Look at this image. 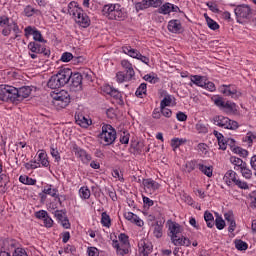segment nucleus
<instances>
[{"mask_svg": "<svg viewBox=\"0 0 256 256\" xmlns=\"http://www.w3.org/2000/svg\"><path fill=\"white\" fill-rule=\"evenodd\" d=\"M118 240L112 241V247L116 250V254L120 256L129 255V251L131 250V243H129V236L125 233H121L118 236Z\"/></svg>", "mask_w": 256, "mask_h": 256, "instance_id": "f257e3e1", "label": "nucleus"}, {"mask_svg": "<svg viewBox=\"0 0 256 256\" xmlns=\"http://www.w3.org/2000/svg\"><path fill=\"white\" fill-rule=\"evenodd\" d=\"M99 138L103 145H113L115 139H117V131L110 124H105L102 126V132L100 133Z\"/></svg>", "mask_w": 256, "mask_h": 256, "instance_id": "f03ea898", "label": "nucleus"}, {"mask_svg": "<svg viewBox=\"0 0 256 256\" xmlns=\"http://www.w3.org/2000/svg\"><path fill=\"white\" fill-rule=\"evenodd\" d=\"M235 16L237 19V23H247L251 19V15L253 11L249 5H238L235 9Z\"/></svg>", "mask_w": 256, "mask_h": 256, "instance_id": "7ed1b4c3", "label": "nucleus"}, {"mask_svg": "<svg viewBox=\"0 0 256 256\" xmlns=\"http://www.w3.org/2000/svg\"><path fill=\"white\" fill-rule=\"evenodd\" d=\"M213 121L214 125L222 127L223 129H230L231 131L239 129V123L237 121L231 120L225 116H215Z\"/></svg>", "mask_w": 256, "mask_h": 256, "instance_id": "20e7f679", "label": "nucleus"}, {"mask_svg": "<svg viewBox=\"0 0 256 256\" xmlns=\"http://www.w3.org/2000/svg\"><path fill=\"white\" fill-rule=\"evenodd\" d=\"M224 181L226 185H231V183H235L237 187L240 189H249V185L247 182H243L239 179H237V172L233 170H228L224 175Z\"/></svg>", "mask_w": 256, "mask_h": 256, "instance_id": "39448f33", "label": "nucleus"}, {"mask_svg": "<svg viewBox=\"0 0 256 256\" xmlns=\"http://www.w3.org/2000/svg\"><path fill=\"white\" fill-rule=\"evenodd\" d=\"M54 104L60 109H65L69 103H71V98L69 97V93L65 90H61L56 93L54 96Z\"/></svg>", "mask_w": 256, "mask_h": 256, "instance_id": "423d86ee", "label": "nucleus"}, {"mask_svg": "<svg viewBox=\"0 0 256 256\" xmlns=\"http://www.w3.org/2000/svg\"><path fill=\"white\" fill-rule=\"evenodd\" d=\"M142 184H143L145 193H147L148 195H153V193L158 191V189H160L161 187V184H159L157 181L151 178L143 179Z\"/></svg>", "mask_w": 256, "mask_h": 256, "instance_id": "0eeeda50", "label": "nucleus"}, {"mask_svg": "<svg viewBox=\"0 0 256 256\" xmlns=\"http://www.w3.org/2000/svg\"><path fill=\"white\" fill-rule=\"evenodd\" d=\"M221 93L226 97H231V99H239L243 93H241L237 87L233 85H222L221 86Z\"/></svg>", "mask_w": 256, "mask_h": 256, "instance_id": "6e6552de", "label": "nucleus"}, {"mask_svg": "<svg viewBox=\"0 0 256 256\" xmlns=\"http://www.w3.org/2000/svg\"><path fill=\"white\" fill-rule=\"evenodd\" d=\"M163 1L161 0H142L135 4L136 11H143V9H149V7H161Z\"/></svg>", "mask_w": 256, "mask_h": 256, "instance_id": "1a4fd4ad", "label": "nucleus"}, {"mask_svg": "<svg viewBox=\"0 0 256 256\" xmlns=\"http://www.w3.org/2000/svg\"><path fill=\"white\" fill-rule=\"evenodd\" d=\"M28 49L31 53L43 54L45 57H49L51 55V50L45 48V45L39 44V42H30L28 44Z\"/></svg>", "mask_w": 256, "mask_h": 256, "instance_id": "9d476101", "label": "nucleus"}, {"mask_svg": "<svg viewBox=\"0 0 256 256\" xmlns=\"http://www.w3.org/2000/svg\"><path fill=\"white\" fill-rule=\"evenodd\" d=\"M138 251L140 256H149L153 251V244L147 239H141L138 242Z\"/></svg>", "mask_w": 256, "mask_h": 256, "instance_id": "9b49d317", "label": "nucleus"}, {"mask_svg": "<svg viewBox=\"0 0 256 256\" xmlns=\"http://www.w3.org/2000/svg\"><path fill=\"white\" fill-rule=\"evenodd\" d=\"M18 97H19V89L15 88L13 86H8L5 101L7 103H9V101H10L11 103H16V105H17V103H20Z\"/></svg>", "mask_w": 256, "mask_h": 256, "instance_id": "f8f14e48", "label": "nucleus"}, {"mask_svg": "<svg viewBox=\"0 0 256 256\" xmlns=\"http://www.w3.org/2000/svg\"><path fill=\"white\" fill-rule=\"evenodd\" d=\"M72 70L70 68L60 69L56 74L60 83L65 87L69 81H71Z\"/></svg>", "mask_w": 256, "mask_h": 256, "instance_id": "ddd939ff", "label": "nucleus"}, {"mask_svg": "<svg viewBox=\"0 0 256 256\" xmlns=\"http://www.w3.org/2000/svg\"><path fill=\"white\" fill-rule=\"evenodd\" d=\"M11 31H13L16 35L21 33V29H19L17 22L12 21L6 24V27L2 30V35H4V37H9V35H11Z\"/></svg>", "mask_w": 256, "mask_h": 256, "instance_id": "4468645a", "label": "nucleus"}, {"mask_svg": "<svg viewBox=\"0 0 256 256\" xmlns=\"http://www.w3.org/2000/svg\"><path fill=\"white\" fill-rule=\"evenodd\" d=\"M127 19V12L121 8V5L116 4L114 14L112 15L111 21H125Z\"/></svg>", "mask_w": 256, "mask_h": 256, "instance_id": "2eb2a0df", "label": "nucleus"}, {"mask_svg": "<svg viewBox=\"0 0 256 256\" xmlns=\"http://www.w3.org/2000/svg\"><path fill=\"white\" fill-rule=\"evenodd\" d=\"M169 231V237L170 239H173L175 237H178L180 233L183 232V228L181 225L177 222H171L168 227Z\"/></svg>", "mask_w": 256, "mask_h": 256, "instance_id": "dca6fc26", "label": "nucleus"}, {"mask_svg": "<svg viewBox=\"0 0 256 256\" xmlns=\"http://www.w3.org/2000/svg\"><path fill=\"white\" fill-rule=\"evenodd\" d=\"M67 11H68L69 15H71L72 17L77 19L78 16L83 12V9H81V7H79L77 2L72 1L68 4Z\"/></svg>", "mask_w": 256, "mask_h": 256, "instance_id": "f3484780", "label": "nucleus"}, {"mask_svg": "<svg viewBox=\"0 0 256 256\" xmlns=\"http://www.w3.org/2000/svg\"><path fill=\"white\" fill-rule=\"evenodd\" d=\"M74 153L76 157H78L82 161V163H89V161H91L92 159L91 155L88 154L87 151L77 146L74 147Z\"/></svg>", "mask_w": 256, "mask_h": 256, "instance_id": "a211bd4d", "label": "nucleus"}, {"mask_svg": "<svg viewBox=\"0 0 256 256\" xmlns=\"http://www.w3.org/2000/svg\"><path fill=\"white\" fill-rule=\"evenodd\" d=\"M171 242L176 247H189L191 245V240L185 236L171 238Z\"/></svg>", "mask_w": 256, "mask_h": 256, "instance_id": "6ab92c4d", "label": "nucleus"}, {"mask_svg": "<svg viewBox=\"0 0 256 256\" xmlns=\"http://www.w3.org/2000/svg\"><path fill=\"white\" fill-rule=\"evenodd\" d=\"M75 22L80 27H83V29H87V27L91 25V19L84 12H82L77 18H75Z\"/></svg>", "mask_w": 256, "mask_h": 256, "instance_id": "aec40b11", "label": "nucleus"}, {"mask_svg": "<svg viewBox=\"0 0 256 256\" xmlns=\"http://www.w3.org/2000/svg\"><path fill=\"white\" fill-rule=\"evenodd\" d=\"M75 121L77 125H79L80 127H83L84 129H87V127H89V125H91L92 123L91 119L85 117V115L81 113L75 114Z\"/></svg>", "mask_w": 256, "mask_h": 256, "instance_id": "412c9836", "label": "nucleus"}, {"mask_svg": "<svg viewBox=\"0 0 256 256\" xmlns=\"http://www.w3.org/2000/svg\"><path fill=\"white\" fill-rule=\"evenodd\" d=\"M70 81L72 87H79V89H81V85H83V75L79 72L74 74L71 72Z\"/></svg>", "mask_w": 256, "mask_h": 256, "instance_id": "4be33fe9", "label": "nucleus"}, {"mask_svg": "<svg viewBox=\"0 0 256 256\" xmlns=\"http://www.w3.org/2000/svg\"><path fill=\"white\" fill-rule=\"evenodd\" d=\"M121 66L125 70V74L127 76H129L131 79H133V77H135V69H133V64H131V62H129V60H125V59L122 60Z\"/></svg>", "mask_w": 256, "mask_h": 256, "instance_id": "5701e85b", "label": "nucleus"}, {"mask_svg": "<svg viewBox=\"0 0 256 256\" xmlns=\"http://www.w3.org/2000/svg\"><path fill=\"white\" fill-rule=\"evenodd\" d=\"M116 7H117V4L104 5L102 9V15H104V17H107V19L111 20L113 18V14L115 13Z\"/></svg>", "mask_w": 256, "mask_h": 256, "instance_id": "b1692460", "label": "nucleus"}, {"mask_svg": "<svg viewBox=\"0 0 256 256\" xmlns=\"http://www.w3.org/2000/svg\"><path fill=\"white\" fill-rule=\"evenodd\" d=\"M0 256H29V254L25 248L17 247L12 251V255L7 251H1Z\"/></svg>", "mask_w": 256, "mask_h": 256, "instance_id": "393cba45", "label": "nucleus"}, {"mask_svg": "<svg viewBox=\"0 0 256 256\" xmlns=\"http://www.w3.org/2000/svg\"><path fill=\"white\" fill-rule=\"evenodd\" d=\"M122 53L125 55H128L129 57H132V59L139 58V55L141 52L139 50L132 48L130 45H126L122 47Z\"/></svg>", "mask_w": 256, "mask_h": 256, "instance_id": "a878e982", "label": "nucleus"}, {"mask_svg": "<svg viewBox=\"0 0 256 256\" xmlns=\"http://www.w3.org/2000/svg\"><path fill=\"white\" fill-rule=\"evenodd\" d=\"M191 83L189 84L190 87H193L194 85H197V87H205V82L207 81V78L205 76H199V75H194L191 76L190 79Z\"/></svg>", "mask_w": 256, "mask_h": 256, "instance_id": "bb28decb", "label": "nucleus"}, {"mask_svg": "<svg viewBox=\"0 0 256 256\" xmlns=\"http://www.w3.org/2000/svg\"><path fill=\"white\" fill-rule=\"evenodd\" d=\"M43 193L45 195H50V197H54V199H58L59 203H61V198H59V190L57 188H53V185H47L43 189Z\"/></svg>", "mask_w": 256, "mask_h": 256, "instance_id": "cd10ccee", "label": "nucleus"}, {"mask_svg": "<svg viewBox=\"0 0 256 256\" xmlns=\"http://www.w3.org/2000/svg\"><path fill=\"white\" fill-rule=\"evenodd\" d=\"M124 217L125 219H127V221L135 223V225H137L138 227H143V222L139 219V216H137L133 212H125Z\"/></svg>", "mask_w": 256, "mask_h": 256, "instance_id": "c85d7f7f", "label": "nucleus"}, {"mask_svg": "<svg viewBox=\"0 0 256 256\" xmlns=\"http://www.w3.org/2000/svg\"><path fill=\"white\" fill-rule=\"evenodd\" d=\"M182 29L181 21L179 20H170L168 23V31L170 33H179Z\"/></svg>", "mask_w": 256, "mask_h": 256, "instance_id": "c756f323", "label": "nucleus"}, {"mask_svg": "<svg viewBox=\"0 0 256 256\" xmlns=\"http://www.w3.org/2000/svg\"><path fill=\"white\" fill-rule=\"evenodd\" d=\"M29 95H31V87L29 86H24L18 89V99L21 103V101H23V99H27V97H29Z\"/></svg>", "mask_w": 256, "mask_h": 256, "instance_id": "7c9ffc66", "label": "nucleus"}, {"mask_svg": "<svg viewBox=\"0 0 256 256\" xmlns=\"http://www.w3.org/2000/svg\"><path fill=\"white\" fill-rule=\"evenodd\" d=\"M47 87H49V89H59L61 87H64L63 84L59 81V78L57 77V75L52 76L48 83H47Z\"/></svg>", "mask_w": 256, "mask_h": 256, "instance_id": "2f4dec72", "label": "nucleus"}, {"mask_svg": "<svg viewBox=\"0 0 256 256\" xmlns=\"http://www.w3.org/2000/svg\"><path fill=\"white\" fill-rule=\"evenodd\" d=\"M197 168L199 169V171H201V173L206 175V177H213V167L205 166V165L199 163V164H197Z\"/></svg>", "mask_w": 256, "mask_h": 256, "instance_id": "473e14b6", "label": "nucleus"}, {"mask_svg": "<svg viewBox=\"0 0 256 256\" xmlns=\"http://www.w3.org/2000/svg\"><path fill=\"white\" fill-rule=\"evenodd\" d=\"M204 220L206 221L207 227H209L210 229L215 226V217H213V214L211 212L205 211Z\"/></svg>", "mask_w": 256, "mask_h": 256, "instance_id": "72a5a7b5", "label": "nucleus"}, {"mask_svg": "<svg viewBox=\"0 0 256 256\" xmlns=\"http://www.w3.org/2000/svg\"><path fill=\"white\" fill-rule=\"evenodd\" d=\"M153 235L156 239H161L163 237V224L156 222L154 225Z\"/></svg>", "mask_w": 256, "mask_h": 256, "instance_id": "f704fd0d", "label": "nucleus"}, {"mask_svg": "<svg viewBox=\"0 0 256 256\" xmlns=\"http://www.w3.org/2000/svg\"><path fill=\"white\" fill-rule=\"evenodd\" d=\"M147 94V84L142 83L140 86L137 88L135 95L136 97H139L140 99H143V96Z\"/></svg>", "mask_w": 256, "mask_h": 256, "instance_id": "c9c22d12", "label": "nucleus"}, {"mask_svg": "<svg viewBox=\"0 0 256 256\" xmlns=\"http://www.w3.org/2000/svg\"><path fill=\"white\" fill-rule=\"evenodd\" d=\"M116 79L119 83H125V81H131L133 78L125 74V72L119 71L118 73H116Z\"/></svg>", "mask_w": 256, "mask_h": 256, "instance_id": "e433bc0d", "label": "nucleus"}, {"mask_svg": "<svg viewBox=\"0 0 256 256\" xmlns=\"http://www.w3.org/2000/svg\"><path fill=\"white\" fill-rule=\"evenodd\" d=\"M101 224L103 225V227H107L109 229V227H111V217L109 216V214H107V212H103L101 214Z\"/></svg>", "mask_w": 256, "mask_h": 256, "instance_id": "4c0bfd02", "label": "nucleus"}, {"mask_svg": "<svg viewBox=\"0 0 256 256\" xmlns=\"http://www.w3.org/2000/svg\"><path fill=\"white\" fill-rule=\"evenodd\" d=\"M204 17L206 19L209 29H212V31H217V29H219V24L215 20L209 18L207 14H204Z\"/></svg>", "mask_w": 256, "mask_h": 256, "instance_id": "58836bf2", "label": "nucleus"}, {"mask_svg": "<svg viewBox=\"0 0 256 256\" xmlns=\"http://www.w3.org/2000/svg\"><path fill=\"white\" fill-rule=\"evenodd\" d=\"M224 111H226V113H235L237 111V104H235V102L227 101L224 105Z\"/></svg>", "mask_w": 256, "mask_h": 256, "instance_id": "ea45409f", "label": "nucleus"}, {"mask_svg": "<svg viewBox=\"0 0 256 256\" xmlns=\"http://www.w3.org/2000/svg\"><path fill=\"white\" fill-rule=\"evenodd\" d=\"M230 162L232 165H235V167H238V169H241L247 162H244L241 158L231 156Z\"/></svg>", "mask_w": 256, "mask_h": 256, "instance_id": "a19ab883", "label": "nucleus"}, {"mask_svg": "<svg viewBox=\"0 0 256 256\" xmlns=\"http://www.w3.org/2000/svg\"><path fill=\"white\" fill-rule=\"evenodd\" d=\"M183 143H187V140L183 138H173L171 140V147H173V150L175 151V149H178V147H181Z\"/></svg>", "mask_w": 256, "mask_h": 256, "instance_id": "79ce46f5", "label": "nucleus"}, {"mask_svg": "<svg viewBox=\"0 0 256 256\" xmlns=\"http://www.w3.org/2000/svg\"><path fill=\"white\" fill-rule=\"evenodd\" d=\"M19 181L20 183H23V185H35V183H37V180L29 176H20Z\"/></svg>", "mask_w": 256, "mask_h": 256, "instance_id": "37998d69", "label": "nucleus"}, {"mask_svg": "<svg viewBox=\"0 0 256 256\" xmlns=\"http://www.w3.org/2000/svg\"><path fill=\"white\" fill-rule=\"evenodd\" d=\"M235 247L236 249H238V251H247V249L249 248V245L247 244V242L243 241V240H235Z\"/></svg>", "mask_w": 256, "mask_h": 256, "instance_id": "c03bdc74", "label": "nucleus"}, {"mask_svg": "<svg viewBox=\"0 0 256 256\" xmlns=\"http://www.w3.org/2000/svg\"><path fill=\"white\" fill-rule=\"evenodd\" d=\"M38 161L41 163L42 167H49V160L47 159V154H45V152L39 153Z\"/></svg>", "mask_w": 256, "mask_h": 256, "instance_id": "a18cd8bd", "label": "nucleus"}, {"mask_svg": "<svg viewBox=\"0 0 256 256\" xmlns=\"http://www.w3.org/2000/svg\"><path fill=\"white\" fill-rule=\"evenodd\" d=\"M240 172L245 179H251L253 172H251V169L247 168V163L240 168Z\"/></svg>", "mask_w": 256, "mask_h": 256, "instance_id": "49530a36", "label": "nucleus"}, {"mask_svg": "<svg viewBox=\"0 0 256 256\" xmlns=\"http://www.w3.org/2000/svg\"><path fill=\"white\" fill-rule=\"evenodd\" d=\"M50 155L53 158H55V161H57V163H59V161H61V154H59V150H57V148H55V145L50 146Z\"/></svg>", "mask_w": 256, "mask_h": 256, "instance_id": "de8ad7c7", "label": "nucleus"}, {"mask_svg": "<svg viewBox=\"0 0 256 256\" xmlns=\"http://www.w3.org/2000/svg\"><path fill=\"white\" fill-rule=\"evenodd\" d=\"M79 194L81 199H89L91 197V190H89L87 187H81L79 189Z\"/></svg>", "mask_w": 256, "mask_h": 256, "instance_id": "09e8293b", "label": "nucleus"}, {"mask_svg": "<svg viewBox=\"0 0 256 256\" xmlns=\"http://www.w3.org/2000/svg\"><path fill=\"white\" fill-rule=\"evenodd\" d=\"M159 13L169 15L171 13V3H165L159 8Z\"/></svg>", "mask_w": 256, "mask_h": 256, "instance_id": "8fccbe9b", "label": "nucleus"}, {"mask_svg": "<svg viewBox=\"0 0 256 256\" xmlns=\"http://www.w3.org/2000/svg\"><path fill=\"white\" fill-rule=\"evenodd\" d=\"M233 153H236V155H239L240 157H247L249 155V151L236 146V148H233Z\"/></svg>", "mask_w": 256, "mask_h": 256, "instance_id": "3c124183", "label": "nucleus"}, {"mask_svg": "<svg viewBox=\"0 0 256 256\" xmlns=\"http://www.w3.org/2000/svg\"><path fill=\"white\" fill-rule=\"evenodd\" d=\"M215 226L216 229L222 231V229H225V220H223L221 216H217L215 219Z\"/></svg>", "mask_w": 256, "mask_h": 256, "instance_id": "603ef678", "label": "nucleus"}, {"mask_svg": "<svg viewBox=\"0 0 256 256\" xmlns=\"http://www.w3.org/2000/svg\"><path fill=\"white\" fill-rule=\"evenodd\" d=\"M33 39L34 41H36V43H47V40L43 39V35L41 34V31L39 30H36L34 32V35H33Z\"/></svg>", "mask_w": 256, "mask_h": 256, "instance_id": "864d4df0", "label": "nucleus"}, {"mask_svg": "<svg viewBox=\"0 0 256 256\" xmlns=\"http://www.w3.org/2000/svg\"><path fill=\"white\" fill-rule=\"evenodd\" d=\"M9 85H0V101H5L7 99V88Z\"/></svg>", "mask_w": 256, "mask_h": 256, "instance_id": "5fc2aeb1", "label": "nucleus"}, {"mask_svg": "<svg viewBox=\"0 0 256 256\" xmlns=\"http://www.w3.org/2000/svg\"><path fill=\"white\" fill-rule=\"evenodd\" d=\"M54 216L56 217V219L60 223L64 218L67 217V213L64 210H56L54 212Z\"/></svg>", "mask_w": 256, "mask_h": 256, "instance_id": "6e6d98bb", "label": "nucleus"}, {"mask_svg": "<svg viewBox=\"0 0 256 256\" xmlns=\"http://www.w3.org/2000/svg\"><path fill=\"white\" fill-rule=\"evenodd\" d=\"M225 104L226 102L223 100V97H216L214 98V105H216V107H219V109H225Z\"/></svg>", "mask_w": 256, "mask_h": 256, "instance_id": "4d7b16f0", "label": "nucleus"}, {"mask_svg": "<svg viewBox=\"0 0 256 256\" xmlns=\"http://www.w3.org/2000/svg\"><path fill=\"white\" fill-rule=\"evenodd\" d=\"M73 59V54L70 52H64L60 58L63 63H69Z\"/></svg>", "mask_w": 256, "mask_h": 256, "instance_id": "13d9d810", "label": "nucleus"}, {"mask_svg": "<svg viewBox=\"0 0 256 256\" xmlns=\"http://www.w3.org/2000/svg\"><path fill=\"white\" fill-rule=\"evenodd\" d=\"M196 131H198V133H208L209 130L203 122H198L196 124Z\"/></svg>", "mask_w": 256, "mask_h": 256, "instance_id": "bf43d9fd", "label": "nucleus"}, {"mask_svg": "<svg viewBox=\"0 0 256 256\" xmlns=\"http://www.w3.org/2000/svg\"><path fill=\"white\" fill-rule=\"evenodd\" d=\"M129 133L128 132H122L121 136H120V143H122V145H129Z\"/></svg>", "mask_w": 256, "mask_h": 256, "instance_id": "052dcab7", "label": "nucleus"}, {"mask_svg": "<svg viewBox=\"0 0 256 256\" xmlns=\"http://www.w3.org/2000/svg\"><path fill=\"white\" fill-rule=\"evenodd\" d=\"M36 31H37V28L28 26L24 29V35L25 37H31V35H35Z\"/></svg>", "mask_w": 256, "mask_h": 256, "instance_id": "680f3d73", "label": "nucleus"}, {"mask_svg": "<svg viewBox=\"0 0 256 256\" xmlns=\"http://www.w3.org/2000/svg\"><path fill=\"white\" fill-rule=\"evenodd\" d=\"M171 96H166L162 99V101L160 102V109H163V107H169V105H171Z\"/></svg>", "mask_w": 256, "mask_h": 256, "instance_id": "e2e57ef3", "label": "nucleus"}, {"mask_svg": "<svg viewBox=\"0 0 256 256\" xmlns=\"http://www.w3.org/2000/svg\"><path fill=\"white\" fill-rule=\"evenodd\" d=\"M37 10H35V8L31 7V6H26L24 9V15H26V17H33V15H35V12Z\"/></svg>", "mask_w": 256, "mask_h": 256, "instance_id": "0e129e2a", "label": "nucleus"}, {"mask_svg": "<svg viewBox=\"0 0 256 256\" xmlns=\"http://www.w3.org/2000/svg\"><path fill=\"white\" fill-rule=\"evenodd\" d=\"M144 81H147L148 83H159V79L155 76H152L151 74H146L144 76Z\"/></svg>", "mask_w": 256, "mask_h": 256, "instance_id": "69168bd1", "label": "nucleus"}, {"mask_svg": "<svg viewBox=\"0 0 256 256\" xmlns=\"http://www.w3.org/2000/svg\"><path fill=\"white\" fill-rule=\"evenodd\" d=\"M106 193L112 199V201H117V192L113 188H106Z\"/></svg>", "mask_w": 256, "mask_h": 256, "instance_id": "338daca9", "label": "nucleus"}, {"mask_svg": "<svg viewBox=\"0 0 256 256\" xmlns=\"http://www.w3.org/2000/svg\"><path fill=\"white\" fill-rule=\"evenodd\" d=\"M250 207L256 209V191L250 193Z\"/></svg>", "mask_w": 256, "mask_h": 256, "instance_id": "774afa93", "label": "nucleus"}]
</instances>
